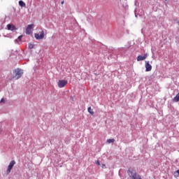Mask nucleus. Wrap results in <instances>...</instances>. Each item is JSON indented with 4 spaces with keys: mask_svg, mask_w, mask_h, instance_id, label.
<instances>
[{
    "mask_svg": "<svg viewBox=\"0 0 179 179\" xmlns=\"http://www.w3.org/2000/svg\"><path fill=\"white\" fill-rule=\"evenodd\" d=\"M15 164H16V162H15V160H13L10 162L9 165L8 166L6 174L10 173V171H12V169H13V166H15Z\"/></svg>",
    "mask_w": 179,
    "mask_h": 179,
    "instance_id": "20e7f679",
    "label": "nucleus"
},
{
    "mask_svg": "<svg viewBox=\"0 0 179 179\" xmlns=\"http://www.w3.org/2000/svg\"><path fill=\"white\" fill-rule=\"evenodd\" d=\"M103 167H106V165L103 164Z\"/></svg>",
    "mask_w": 179,
    "mask_h": 179,
    "instance_id": "aec40b11",
    "label": "nucleus"
},
{
    "mask_svg": "<svg viewBox=\"0 0 179 179\" xmlns=\"http://www.w3.org/2000/svg\"><path fill=\"white\" fill-rule=\"evenodd\" d=\"M22 38H23V36H18V39L20 41V40H22Z\"/></svg>",
    "mask_w": 179,
    "mask_h": 179,
    "instance_id": "f3484780",
    "label": "nucleus"
},
{
    "mask_svg": "<svg viewBox=\"0 0 179 179\" xmlns=\"http://www.w3.org/2000/svg\"><path fill=\"white\" fill-rule=\"evenodd\" d=\"M148 58V54H145L143 56L142 55H138L137 57V61H143Z\"/></svg>",
    "mask_w": 179,
    "mask_h": 179,
    "instance_id": "6e6552de",
    "label": "nucleus"
},
{
    "mask_svg": "<svg viewBox=\"0 0 179 179\" xmlns=\"http://www.w3.org/2000/svg\"><path fill=\"white\" fill-rule=\"evenodd\" d=\"M14 76L13 78H15L17 80L20 79L22 78V75H23V71L20 69H16L13 71Z\"/></svg>",
    "mask_w": 179,
    "mask_h": 179,
    "instance_id": "f257e3e1",
    "label": "nucleus"
},
{
    "mask_svg": "<svg viewBox=\"0 0 179 179\" xmlns=\"http://www.w3.org/2000/svg\"><path fill=\"white\" fill-rule=\"evenodd\" d=\"M35 38H36V40H43V38H44V31L42 30L41 34H35Z\"/></svg>",
    "mask_w": 179,
    "mask_h": 179,
    "instance_id": "423d86ee",
    "label": "nucleus"
},
{
    "mask_svg": "<svg viewBox=\"0 0 179 179\" xmlns=\"http://www.w3.org/2000/svg\"><path fill=\"white\" fill-rule=\"evenodd\" d=\"M114 142H115V139L114 138L107 140V143H114Z\"/></svg>",
    "mask_w": 179,
    "mask_h": 179,
    "instance_id": "ddd939ff",
    "label": "nucleus"
},
{
    "mask_svg": "<svg viewBox=\"0 0 179 179\" xmlns=\"http://www.w3.org/2000/svg\"><path fill=\"white\" fill-rule=\"evenodd\" d=\"M64 1H62V5H64Z\"/></svg>",
    "mask_w": 179,
    "mask_h": 179,
    "instance_id": "6ab92c4d",
    "label": "nucleus"
},
{
    "mask_svg": "<svg viewBox=\"0 0 179 179\" xmlns=\"http://www.w3.org/2000/svg\"><path fill=\"white\" fill-rule=\"evenodd\" d=\"M173 101L175 103H178L179 101V92L177 94V95L173 98Z\"/></svg>",
    "mask_w": 179,
    "mask_h": 179,
    "instance_id": "9d476101",
    "label": "nucleus"
},
{
    "mask_svg": "<svg viewBox=\"0 0 179 179\" xmlns=\"http://www.w3.org/2000/svg\"><path fill=\"white\" fill-rule=\"evenodd\" d=\"M68 85V80H59L57 83V86L60 88L65 87Z\"/></svg>",
    "mask_w": 179,
    "mask_h": 179,
    "instance_id": "7ed1b4c3",
    "label": "nucleus"
},
{
    "mask_svg": "<svg viewBox=\"0 0 179 179\" xmlns=\"http://www.w3.org/2000/svg\"><path fill=\"white\" fill-rule=\"evenodd\" d=\"M19 5L20 6H22V8H24L26 6V3L22 0L19 1Z\"/></svg>",
    "mask_w": 179,
    "mask_h": 179,
    "instance_id": "9b49d317",
    "label": "nucleus"
},
{
    "mask_svg": "<svg viewBox=\"0 0 179 179\" xmlns=\"http://www.w3.org/2000/svg\"><path fill=\"white\" fill-rule=\"evenodd\" d=\"M174 177L176 178H178L179 177V170L176 171L175 173H174Z\"/></svg>",
    "mask_w": 179,
    "mask_h": 179,
    "instance_id": "4468645a",
    "label": "nucleus"
},
{
    "mask_svg": "<svg viewBox=\"0 0 179 179\" xmlns=\"http://www.w3.org/2000/svg\"><path fill=\"white\" fill-rule=\"evenodd\" d=\"M96 164H97L98 166H100V162H99V160L96 161Z\"/></svg>",
    "mask_w": 179,
    "mask_h": 179,
    "instance_id": "a211bd4d",
    "label": "nucleus"
},
{
    "mask_svg": "<svg viewBox=\"0 0 179 179\" xmlns=\"http://www.w3.org/2000/svg\"><path fill=\"white\" fill-rule=\"evenodd\" d=\"M127 174H129L131 179H142L141 176L136 173L132 172L131 170H128Z\"/></svg>",
    "mask_w": 179,
    "mask_h": 179,
    "instance_id": "f03ea898",
    "label": "nucleus"
},
{
    "mask_svg": "<svg viewBox=\"0 0 179 179\" xmlns=\"http://www.w3.org/2000/svg\"><path fill=\"white\" fill-rule=\"evenodd\" d=\"M29 50H33V48H34V44L29 43Z\"/></svg>",
    "mask_w": 179,
    "mask_h": 179,
    "instance_id": "2eb2a0df",
    "label": "nucleus"
},
{
    "mask_svg": "<svg viewBox=\"0 0 179 179\" xmlns=\"http://www.w3.org/2000/svg\"><path fill=\"white\" fill-rule=\"evenodd\" d=\"M0 103H5V99L2 98L1 100L0 101Z\"/></svg>",
    "mask_w": 179,
    "mask_h": 179,
    "instance_id": "dca6fc26",
    "label": "nucleus"
},
{
    "mask_svg": "<svg viewBox=\"0 0 179 179\" xmlns=\"http://www.w3.org/2000/svg\"><path fill=\"white\" fill-rule=\"evenodd\" d=\"M145 71L146 72H150L152 71V66L150 65V63L149 61H145Z\"/></svg>",
    "mask_w": 179,
    "mask_h": 179,
    "instance_id": "0eeeda50",
    "label": "nucleus"
},
{
    "mask_svg": "<svg viewBox=\"0 0 179 179\" xmlns=\"http://www.w3.org/2000/svg\"><path fill=\"white\" fill-rule=\"evenodd\" d=\"M7 29H8V30H11L12 31H13V30L17 29L16 27H15V25L10 24L7 25Z\"/></svg>",
    "mask_w": 179,
    "mask_h": 179,
    "instance_id": "1a4fd4ad",
    "label": "nucleus"
},
{
    "mask_svg": "<svg viewBox=\"0 0 179 179\" xmlns=\"http://www.w3.org/2000/svg\"><path fill=\"white\" fill-rule=\"evenodd\" d=\"M33 26H34V24H29L27 26L25 33L26 34H33V31H31V29H33Z\"/></svg>",
    "mask_w": 179,
    "mask_h": 179,
    "instance_id": "39448f33",
    "label": "nucleus"
},
{
    "mask_svg": "<svg viewBox=\"0 0 179 179\" xmlns=\"http://www.w3.org/2000/svg\"><path fill=\"white\" fill-rule=\"evenodd\" d=\"M87 111L88 113H90V114H91L92 115H93L94 114V112L93 111V110H92V108L91 107H89L87 108Z\"/></svg>",
    "mask_w": 179,
    "mask_h": 179,
    "instance_id": "f8f14e48",
    "label": "nucleus"
}]
</instances>
